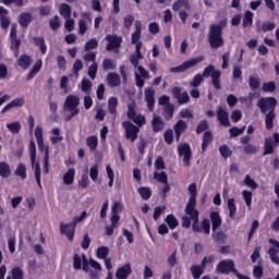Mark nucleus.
Segmentation results:
<instances>
[{
    "mask_svg": "<svg viewBox=\"0 0 279 279\" xmlns=\"http://www.w3.org/2000/svg\"><path fill=\"white\" fill-rule=\"evenodd\" d=\"M228 25V21L222 20L218 24H211L207 34V40L210 49H221L226 45L223 39V27Z\"/></svg>",
    "mask_w": 279,
    "mask_h": 279,
    "instance_id": "f257e3e1",
    "label": "nucleus"
},
{
    "mask_svg": "<svg viewBox=\"0 0 279 279\" xmlns=\"http://www.w3.org/2000/svg\"><path fill=\"white\" fill-rule=\"evenodd\" d=\"M204 77H211V84L216 90H221V71L215 70L214 65H208L205 68L203 74H196L194 78L190 82L192 88H197L204 82Z\"/></svg>",
    "mask_w": 279,
    "mask_h": 279,
    "instance_id": "f03ea898",
    "label": "nucleus"
},
{
    "mask_svg": "<svg viewBox=\"0 0 279 279\" xmlns=\"http://www.w3.org/2000/svg\"><path fill=\"white\" fill-rule=\"evenodd\" d=\"M29 156H31V162H32V169L35 171V180L39 189H43V183L40 182V163L36 160V142L34 140H29Z\"/></svg>",
    "mask_w": 279,
    "mask_h": 279,
    "instance_id": "7ed1b4c3",
    "label": "nucleus"
},
{
    "mask_svg": "<svg viewBox=\"0 0 279 279\" xmlns=\"http://www.w3.org/2000/svg\"><path fill=\"white\" fill-rule=\"evenodd\" d=\"M80 97L75 95H69L65 98V101L63 104V109L65 112H70L71 114L66 118V121H71L73 117H77L80 114Z\"/></svg>",
    "mask_w": 279,
    "mask_h": 279,
    "instance_id": "20e7f679",
    "label": "nucleus"
},
{
    "mask_svg": "<svg viewBox=\"0 0 279 279\" xmlns=\"http://www.w3.org/2000/svg\"><path fill=\"white\" fill-rule=\"evenodd\" d=\"M126 114H128V119H130V121H133V123H135L138 128H143V125H145V123H147L145 116H143L141 113H136V104L135 102L129 104Z\"/></svg>",
    "mask_w": 279,
    "mask_h": 279,
    "instance_id": "39448f33",
    "label": "nucleus"
},
{
    "mask_svg": "<svg viewBox=\"0 0 279 279\" xmlns=\"http://www.w3.org/2000/svg\"><path fill=\"white\" fill-rule=\"evenodd\" d=\"M278 106V100L274 97L259 98L257 101V108L265 114V112H274Z\"/></svg>",
    "mask_w": 279,
    "mask_h": 279,
    "instance_id": "423d86ee",
    "label": "nucleus"
},
{
    "mask_svg": "<svg viewBox=\"0 0 279 279\" xmlns=\"http://www.w3.org/2000/svg\"><path fill=\"white\" fill-rule=\"evenodd\" d=\"M216 271L217 274H222V275L230 274L231 271V274H234V276H236L239 270H236L234 266V260L223 259L217 264Z\"/></svg>",
    "mask_w": 279,
    "mask_h": 279,
    "instance_id": "0eeeda50",
    "label": "nucleus"
},
{
    "mask_svg": "<svg viewBox=\"0 0 279 279\" xmlns=\"http://www.w3.org/2000/svg\"><path fill=\"white\" fill-rule=\"evenodd\" d=\"M122 126L125 130V138L128 141H131V143H134V141L138 138V132H141V129L130 121H124L122 123Z\"/></svg>",
    "mask_w": 279,
    "mask_h": 279,
    "instance_id": "6e6552de",
    "label": "nucleus"
},
{
    "mask_svg": "<svg viewBox=\"0 0 279 279\" xmlns=\"http://www.w3.org/2000/svg\"><path fill=\"white\" fill-rule=\"evenodd\" d=\"M178 154L180 158L183 159L184 167H191V158H193V151L191 150V145L180 144L178 146Z\"/></svg>",
    "mask_w": 279,
    "mask_h": 279,
    "instance_id": "1a4fd4ad",
    "label": "nucleus"
},
{
    "mask_svg": "<svg viewBox=\"0 0 279 279\" xmlns=\"http://www.w3.org/2000/svg\"><path fill=\"white\" fill-rule=\"evenodd\" d=\"M35 138H36V143H37V147H38L39 151H44L45 158H47V153H48V158H49V146L45 145L41 126H36Z\"/></svg>",
    "mask_w": 279,
    "mask_h": 279,
    "instance_id": "9d476101",
    "label": "nucleus"
},
{
    "mask_svg": "<svg viewBox=\"0 0 279 279\" xmlns=\"http://www.w3.org/2000/svg\"><path fill=\"white\" fill-rule=\"evenodd\" d=\"M105 39L108 43V45L106 47V49L108 51H112L114 49H119V47H121V44L123 43V38L119 37L117 35H106Z\"/></svg>",
    "mask_w": 279,
    "mask_h": 279,
    "instance_id": "9b49d317",
    "label": "nucleus"
},
{
    "mask_svg": "<svg viewBox=\"0 0 279 279\" xmlns=\"http://www.w3.org/2000/svg\"><path fill=\"white\" fill-rule=\"evenodd\" d=\"M185 215L190 217V219L193 220L192 229L194 232H202V228H199V211H197L195 208L192 209H185Z\"/></svg>",
    "mask_w": 279,
    "mask_h": 279,
    "instance_id": "f8f14e48",
    "label": "nucleus"
},
{
    "mask_svg": "<svg viewBox=\"0 0 279 279\" xmlns=\"http://www.w3.org/2000/svg\"><path fill=\"white\" fill-rule=\"evenodd\" d=\"M172 95L173 97H175V99H178V104H180L181 106L184 104H189V101H191V97H189V93L186 92L182 93V88L180 87H173Z\"/></svg>",
    "mask_w": 279,
    "mask_h": 279,
    "instance_id": "ddd939ff",
    "label": "nucleus"
},
{
    "mask_svg": "<svg viewBox=\"0 0 279 279\" xmlns=\"http://www.w3.org/2000/svg\"><path fill=\"white\" fill-rule=\"evenodd\" d=\"M189 192L191 197L185 209L191 210L192 208H195V204H197V185L195 183L190 184Z\"/></svg>",
    "mask_w": 279,
    "mask_h": 279,
    "instance_id": "4468645a",
    "label": "nucleus"
},
{
    "mask_svg": "<svg viewBox=\"0 0 279 279\" xmlns=\"http://www.w3.org/2000/svg\"><path fill=\"white\" fill-rule=\"evenodd\" d=\"M144 95L148 111L154 112V106L156 104V99L154 97L156 95V92L151 88H146Z\"/></svg>",
    "mask_w": 279,
    "mask_h": 279,
    "instance_id": "2eb2a0df",
    "label": "nucleus"
},
{
    "mask_svg": "<svg viewBox=\"0 0 279 279\" xmlns=\"http://www.w3.org/2000/svg\"><path fill=\"white\" fill-rule=\"evenodd\" d=\"M230 114L228 111L221 107L217 109V119L221 125L225 128H230Z\"/></svg>",
    "mask_w": 279,
    "mask_h": 279,
    "instance_id": "dca6fc26",
    "label": "nucleus"
},
{
    "mask_svg": "<svg viewBox=\"0 0 279 279\" xmlns=\"http://www.w3.org/2000/svg\"><path fill=\"white\" fill-rule=\"evenodd\" d=\"M25 106V98H15L1 110V114H5V112L12 110V108H23Z\"/></svg>",
    "mask_w": 279,
    "mask_h": 279,
    "instance_id": "f3484780",
    "label": "nucleus"
},
{
    "mask_svg": "<svg viewBox=\"0 0 279 279\" xmlns=\"http://www.w3.org/2000/svg\"><path fill=\"white\" fill-rule=\"evenodd\" d=\"M75 222L60 225V231L62 232V234H66L69 241H73V235L75 234Z\"/></svg>",
    "mask_w": 279,
    "mask_h": 279,
    "instance_id": "a211bd4d",
    "label": "nucleus"
},
{
    "mask_svg": "<svg viewBox=\"0 0 279 279\" xmlns=\"http://www.w3.org/2000/svg\"><path fill=\"white\" fill-rule=\"evenodd\" d=\"M187 128H189V125L186 124V122L184 120H179L174 124L173 130H174L177 141H180V136H182V134H184V132H186Z\"/></svg>",
    "mask_w": 279,
    "mask_h": 279,
    "instance_id": "6ab92c4d",
    "label": "nucleus"
},
{
    "mask_svg": "<svg viewBox=\"0 0 279 279\" xmlns=\"http://www.w3.org/2000/svg\"><path fill=\"white\" fill-rule=\"evenodd\" d=\"M151 128H153V132H156V133L162 132V130H165V122L162 121V118H160V116L156 113L153 116Z\"/></svg>",
    "mask_w": 279,
    "mask_h": 279,
    "instance_id": "aec40b11",
    "label": "nucleus"
},
{
    "mask_svg": "<svg viewBox=\"0 0 279 279\" xmlns=\"http://www.w3.org/2000/svg\"><path fill=\"white\" fill-rule=\"evenodd\" d=\"M209 218L211 221L213 231L216 232L217 230H219V228H221V223H222L221 216H219V213L217 211H211L209 214Z\"/></svg>",
    "mask_w": 279,
    "mask_h": 279,
    "instance_id": "412c9836",
    "label": "nucleus"
},
{
    "mask_svg": "<svg viewBox=\"0 0 279 279\" xmlns=\"http://www.w3.org/2000/svg\"><path fill=\"white\" fill-rule=\"evenodd\" d=\"M132 274V265L126 264L121 268H118L116 272V278L118 279H128V277Z\"/></svg>",
    "mask_w": 279,
    "mask_h": 279,
    "instance_id": "4be33fe9",
    "label": "nucleus"
},
{
    "mask_svg": "<svg viewBox=\"0 0 279 279\" xmlns=\"http://www.w3.org/2000/svg\"><path fill=\"white\" fill-rule=\"evenodd\" d=\"M107 84L111 86V88H117L118 86H121V76L117 73H109L107 75Z\"/></svg>",
    "mask_w": 279,
    "mask_h": 279,
    "instance_id": "5701e85b",
    "label": "nucleus"
},
{
    "mask_svg": "<svg viewBox=\"0 0 279 279\" xmlns=\"http://www.w3.org/2000/svg\"><path fill=\"white\" fill-rule=\"evenodd\" d=\"M172 10L174 12H180L182 10H187V12H190L191 3L189 2V0H179V1L173 3Z\"/></svg>",
    "mask_w": 279,
    "mask_h": 279,
    "instance_id": "b1692460",
    "label": "nucleus"
},
{
    "mask_svg": "<svg viewBox=\"0 0 279 279\" xmlns=\"http://www.w3.org/2000/svg\"><path fill=\"white\" fill-rule=\"evenodd\" d=\"M143 29V23L141 21L135 22V32L131 35L132 45H136L141 40V32Z\"/></svg>",
    "mask_w": 279,
    "mask_h": 279,
    "instance_id": "393cba45",
    "label": "nucleus"
},
{
    "mask_svg": "<svg viewBox=\"0 0 279 279\" xmlns=\"http://www.w3.org/2000/svg\"><path fill=\"white\" fill-rule=\"evenodd\" d=\"M32 58L27 54H22L17 60L19 66H21V69H23L24 71H27V69L32 66Z\"/></svg>",
    "mask_w": 279,
    "mask_h": 279,
    "instance_id": "a878e982",
    "label": "nucleus"
},
{
    "mask_svg": "<svg viewBox=\"0 0 279 279\" xmlns=\"http://www.w3.org/2000/svg\"><path fill=\"white\" fill-rule=\"evenodd\" d=\"M73 182H75V169L73 168H70L68 170V173H65L63 175V183L66 185V186H71V184H73Z\"/></svg>",
    "mask_w": 279,
    "mask_h": 279,
    "instance_id": "bb28decb",
    "label": "nucleus"
},
{
    "mask_svg": "<svg viewBox=\"0 0 279 279\" xmlns=\"http://www.w3.org/2000/svg\"><path fill=\"white\" fill-rule=\"evenodd\" d=\"M40 69H43V60H38L35 63L28 76L26 77L27 82L34 80L36 77V74L40 73Z\"/></svg>",
    "mask_w": 279,
    "mask_h": 279,
    "instance_id": "cd10ccee",
    "label": "nucleus"
},
{
    "mask_svg": "<svg viewBox=\"0 0 279 279\" xmlns=\"http://www.w3.org/2000/svg\"><path fill=\"white\" fill-rule=\"evenodd\" d=\"M21 27H27L32 23V13H21L19 16Z\"/></svg>",
    "mask_w": 279,
    "mask_h": 279,
    "instance_id": "c85d7f7f",
    "label": "nucleus"
},
{
    "mask_svg": "<svg viewBox=\"0 0 279 279\" xmlns=\"http://www.w3.org/2000/svg\"><path fill=\"white\" fill-rule=\"evenodd\" d=\"M12 175V170L10 165L5 161L0 162V178H10Z\"/></svg>",
    "mask_w": 279,
    "mask_h": 279,
    "instance_id": "c756f323",
    "label": "nucleus"
},
{
    "mask_svg": "<svg viewBox=\"0 0 279 279\" xmlns=\"http://www.w3.org/2000/svg\"><path fill=\"white\" fill-rule=\"evenodd\" d=\"M199 62H204V57H198L183 62V69L189 71V69H193V66H197Z\"/></svg>",
    "mask_w": 279,
    "mask_h": 279,
    "instance_id": "7c9ffc66",
    "label": "nucleus"
},
{
    "mask_svg": "<svg viewBox=\"0 0 279 279\" xmlns=\"http://www.w3.org/2000/svg\"><path fill=\"white\" fill-rule=\"evenodd\" d=\"M274 154V138L268 137L265 140L264 156H270Z\"/></svg>",
    "mask_w": 279,
    "mask_h": 279,
    "instance_id": "2f4dec72",
    "label": "nucleus"
},
{
    "mask_svg": "<svg viewBox=\"0 0 279 279\" xmlns=\"http://www.w3.org/2000/svg\"><path fill=\"white\" fill-rule=\"evenodd\" d=\"M213 143V133L210 131L205 132L203 136L202 151L208 148V145Z\"/></svg>",
    "mask_w": 279,
    "mask_h": 279,
    "instance_id": "473e14b6",
    "label": "nucleus"
},
{
    "mask_svg": "<svg viewBox=\"0 0 279 279\" xmlns=\"http://www.w3.org/2000/svg\"><path fill=\"white\" fill-rule=\"evenodd\" d=\"M274 119H276V112L269 111L266 113L265 123H266V130H272L274 129Z\"/></svg>",
    "mask_w": 279,
    "mask_h": 279,
    "instance_id": "72a5a7b5",
    "label": "nucleus"
},
{
    "mask_svg": "<svg viewBox=\"0 0 279 279\" xmlns=\"http://www.w3.org/2000/svg\"><path fill=\"white\" fill-rule=\"evenodd\" d=\"M117 106H119V99H117V97L109 98L108 110L110 114H117Z\"/></svg>",
    "mask_w": 279,
    "mask_h": 279,
    "instance_id": "f704fd0d",
    "label": "nucleus"
},
{
    "mask_svg": "<svg viewBox=\"0 0 279 279\" xmlns=\"http://www.w3.org/2000/svg\"><path fill=\"white\" fill-rule=\"evenodd\" d=\"M254 23V13L252 11H246L244 19H243V27H252V24Z\"/></svg>",
    "mask_w": 279,
    "mask_h": 279,
    "instance_id": "c9c22d12",
    "label": "nucleus"
},
{
    "mask_svg": "<svg viewBox=\"0 0 279 279\" xmlns=\"http://www.w3.org/2000/svg\"><path fill=\"white\" fill-rule=\"evenodd\" d=\"M59 13L63 16V19H71V5L62 3L59 8Z\"/></svg>",
    "mask_w": 279,
    "mask_h": 279,
    "instance_id": "e433bc0d",
    "label": "nucleus"
},
{
    "mask_svg": "<svg viewBox=\"0 0 279 279\" xmlns=\"http://www.w3.org/2000/svg\"><path fill=\"white\" fill-rule=\"evenodd\" d=\"M191 274L194 279L202 278V275L204 274V267H201L199 265H193L191 267Z\"/></svg>",
    "mask_w": 279,
    "mask_h": 279,
    "instance_id": "4c0bfd02",
    "label": "nucleus"
},
{
    "mask_svg": "<svg viewBox=\"0 0 279 279\" xmlns=\"http://www.w3.org/2000/svg\"><path fill=\"white\" fill-rule=\"evenodd\" d=\"M21 128L22 125L19 121L7 124V129L9 130V132H11V134H19L21 132Z\"/></svg>",
    "mask_w": 279,
    "mask_h": 279,
    "instance_id": "58836bf2",
    "label": "nucleus"
},
{
    "mask_svg": "<svg viewBox=\"0 0 279 279\" xmlns=\"http://www.w3.org/2000/svg\"><path fill=\"white\" fill-rule=\"evenodd\" d=\"M102 69L104 71H114L117 69V62L112 59H105L102 61Z\"/></svg>",
    "mask_w": 279,
    "mask_h": 279,
    "instance_id": "ea45409f",
    "label": "nucleus"
},
{
    "mask_svg": "<svg viewBox=\"0 0 279 279\" xmlns=\"http://www.w3.org/2000/svg\"><path fill=\"white\" fill-rule=\"evenodd\" d=\"M248 86L252 90H258V88H260V78L256 76H250Z\"/></svg>",
    "mask_w": 279,
    "mask_h": 279,
    "instance_id": "a19ab883",
    "label": "nucleus"
},
{
    "mask_svg": "<svg viewBox=\"0 0 279 279\" xmlns=\"http://www.w3.org/2000/svg\"><path fill=\"white\" fill-rule=\"evenodd\" d=\"M15 175H19L22 180L27 178V167L23 163H19L15 170Z\"/></svg>",
    "mask_w": 279,
    "mask_h": 279,
    "instance_id": "79ce46f5",
    "label": "nucleus"
},
{
    "mask_svg": "<svg viewBox=\"0 0 279 279\" xmlns=\"http://www.w3.org/2000/svg\"><path fill=\"white\" fill-rule=\"evenodd\" d=\"M137 193L142 197V199L147 201L151 197V189L142 186L137 190Z\"/></svg>",
    "mask_w": 279,
    "mask_h": 279,
    "instance_id": "37998d69",
    "label": "nucleus"
},
{
    "mask_svg": "<svg viewBox=\"0 0 279 279\" xmlns=\"http://www.w3.org/2000/svg\"><path fill=\"white\" fill-rule=\"evenodd\" d=\"M244 184L245 186H248V189H252V191H256L258 189V183L250 177V174H246L244 178Z\"/></svg>",
    "mask_w": 279,
    "mask_h": 279,
    "instance_id": "c03bdc74",
    "label": "nucleus"
},
{
    "mask_svg": "<svg viewBox=\"0 0 279 279\" xmlns=\"http://www.w3.org/2000/svg\"><path fill=\"white\" fill-rule=\"evenodd\" d=\"M276 29V24L272 22H265L262 26H257V32H272Z\"/></svg>",
    "mask_w": 279,
    "mask_h": 279,
    "instance_id": "a18cd8bd",
    "label": "nucleus"
},
{
    "mask_svg": "<svg viewBox=\"0 0 279 279\" xmlns=\"http://www.w3.org/2000/svg\"><path fill=\"white\" fill-rule=\"evenodd\" d=\"M83 265H84V255L80 256L75 254L73 257V268L78 270V269H82Z\"/></svg>",
    "mask_w": 279,
    "mask_h": 279,
    "instance_id": "49530a36",
    "label": "nucleus"
},
{
    "mask_svg": "<svg viewBox=\"0 0 279 279\" xmlns=\"http://www.w3.org/2000/svg\"><path fill=\"white\" fill-rule=\"evenodd\" d=\"M228 210L230 219H234V215H236V205L234 204V198L228 199Z\"/></svg>",
    "mask_w": 279,
    "mask_h": 279,
    "instance_id": "de8ad7c7",
    "label": "nucleus"
},
{
    "mask_svg": "<svg viewBox=\"0 0 279 279\" xmlns=\"http://www.w3.org/2000/svg\"><path fill=\"white\" fill-rule=\"evenodd\" d=\"M243 153L248 156L258 154V147L254 146V144H246L243 146Z\"/></svg>",
    "mask_w": 279,
    "mask_h": 279,
    "instance_id": "09e8293b",
    "label": "nucleus"
},
{
    "mask_svg": "<svg viewBox=\"0 0 279 279\" xmlns=\"http://www.w3.org/2000/svg\"><path fill=\"white\" fill-rule=\"evenodd\" d=\"M154 179L160 182V184H167L169 182V177L165 172H155Z\"/></svg>",
    "mask_w": 279,
    "mask_h": 279,
    "instance_id": "8fccbe9b",
    "label": "nucleus"
},
{
    "mask_svg": "<svg viewBox=\"0 0 279 279\" xmlns=\"http://www.w3.org/2000/svg\"><path fill=\"white\" fill-rule=\"evenodd\" d=\"M278 252H279V248H276V247H270L268 250L270 260H272V263H275V265H279Z\"/></svg>",
    "mask_w": 279,
    "mask_h": 279,
    "instance_id": "3c124183",
    "label": "nucleus"
},
{
    "mask_svg": "<svg viewBox=\"0 0 279 279\" xmlns=\"http://www.w3.org/2000/svg\"><path fill=\"white\" fill-rule=\"evenodd\" d=\"M142 58H143L142 53L135 52V53L131 54L130 62L136 69V68H138V64L141 62Z\"/></svg>",
    "mask_w": 279,
    "mask_h": 279,
    "instance_id": "603ef678",
    "label": "nucleus"
},
{
    "mask_svg": "<svg viewBox=\"0 0 279 279\" xmlns=\"http://www.w3.org/2000/svg\"><path fill=\"white\" fill-rule=\"evenodd\" d=\"M98 69H99V65H97V62H94L90 64L87 71V75L88 77H90V80H95V77H97Z\"/></svg>",
    "mask_w": 279,
    "mask_h": 279,
    "instance_id": "864d4df0",
    "label": "nucleus"
},
{
    "mask_svg": "<svg viewBox=\"0 0 279 279\" xmlns=\"http://www.w3.org/2000/svg\"><path fill=\"white\" fill-rule=\"evenodd\" d=\"M0 3H3V5H16V8H23L25 5L24 0H0Z\"/></svg>",
    "mask_w": 279,
    "mask_h": 279,
    "instance_id": "5fc2aeb1",
    "label": "nucleus"
},
{
    "mask_svg": "<svg viewBox=\"0 0 279 279\" xmlns=\"http://www.w3.org/2000/svg\"><path fill=\"white\" fill-rule=\"evenodd\" d=\"M175 110V107L173 105H166L163 108L165 118L167 120L173 119V112Z\"/></svg>",
    "mask_w": 279,
    "mask_h": 279,
    "instance_id": "6e6d98bb",
    "label": "nucleus"
},
{
    "mask_svg": "<svg viewBox=\"0 0 279 279\" xmlns=\"http://www.w3.org/2000/svg\"><path fill=\"white\" fill-rule=\"evenodd\" d=\"M97 47H99V41L95 38L89 39L85 46H84V50L85 51H90L92 49H97Z\"/></svg>",
    "mask_w": 279,
    "mask_h": 279,
    "instance_id": "4d7b16f0",
    "label": "nucleus"
},
{
    "mask_svg": "<svg viewBox=\"0 0 279 279\" xmlns=\"http://www.w3.org/2000/svg\"><path fill=\"white\" fill-rule=\"evenodd\" d=\"M166 222L168 223L170 230H175V228H178V219L173 215L167 216Z\"/></svg>",
    "mask_w": 279,
    "mask_h": 279,
    "instance_id": "13d9d810",
    "label": "nucleus"
},
{
    "mask_svg": "<svg viewBox=\"0 0 279 279\" xmlns=\"http://www.w3.org/2000/svg\"><path fill=\"white\" fill-rule=\"evenodd\" d=\"M245 125L242 126L241 129L236 128V126H233L229 130V133H230V136L231 138H234L236 136H241V134H243V132H245Z\"/></svg>",
    "mask_w": 279,
    "mask_h": 279,
    "instance_id": "bf43d9fd",
    "label": "nucleus"
},
{
    "mask_svg": "<svg viewBox=\"0 0 279 279\" xmlns=\"http://www.w3.org/2000/svg\"><path fill=\"white\" fill-rule=\"evenodd\" d=\"M262 90L264 93H274V90H276V83L275 82L264 83L262 86Z\"/></svg>",
    "mask_w": 279,
    "mask_h": 279,
    "instance_id": "052dcab7",
    "label": "nucleus"
},
{
    "mask_svg": "<svg viewBox=\"0 0 279 279\" xmlns=\"http://www.w3.org/2000/svg\"><path fill=\"white\" fill-rule=\"evenodd\" d=\"M242 196L247 208H252V192L245 190L242 192Z\"/></svg>",
    "mask_w": 279,
    "mask_h": 279,
    "instance_id": "680f3d73",
    "label": "nucleus"
},
{
    "mask_svg": "<svg viewBox=\"0 0 279 279\" xmlns=\"http://www.w3.org/2000/svg\"><path fill=\"white\" fill-rule=\"evenodd\" d=\"M98 140L97 136H92L87 138V146L92 149V151H95L97 149Z\"/></svg>",
    "mask_w": 279,
    "mask_h": 279,
    "instance_id": "e2e57ef3",
    "label": "nucleus"
},
{
    "mask_svg": "<svg viewBox=\"0 0 279 279\" xmlns=\"http://www.w3.org/2000/svg\"><path fill=\"white\" fill-rule=\"evenodd\" d=\"M108 254H110V248H108V246H101L97 250L98 258H105L106 259V256H108Z\"/></svg>",
    "mask_w": 279,
    "mask_h": 279,
    "instance_id": "0e129e2a",
    "label": "nucleus"
},
{
    "mask_svg": "<svg viewBox=\"0 0 279 279\" xmlns=\"http://www.w3.org/2000/svg\"><path fill=\"white\" fill-rule=\"evenodd\" d=\"M219 151L222 158H230L232 156V150L227 145L220 146Z\"/></svg>",
    "mask_w": 279,
    "mask_h": 279,
    "instance_id": "69168bd1",
    "label": "nucleus"
},
{
    "mask_svg": "<svg viewBox=\"0 0 279 279\" xmlns=\"http://www.w3.org/2000/svg\"><path fill=\"white\" fill-rule=\"evenodd\" d=\"M50 28L56 31L60 27V16L56 15L49 21Z\"/></svg>",
    "mask_w": 279,
    "mask_h": 279,
    "instance_id": "338daca9",
    "label": "nucleus"
},
{
    "mask_svg": "<svg viewBox=\"0 0 279 279\" xmlns=\"http://www.w3.org/2000/svg\"><path fill=\"white\" fill-rule=\"evenodd\" d=\"M23 269L15 267L12 269V278L13 279H23Z\"/></svg>",
    "mask_w": 279,
    "mask_h": 279,
    "instance_id": "774afa93",
    "label": "nucleus"
}]
</instances>
